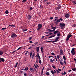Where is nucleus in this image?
Segmentation results:
<instances>
[{"mask_svg": "<svg viewBox=\"0 0 76 76\" xmlns=\"http://www.w3.org/2000/svg\"><path fill=\"white\" fill-rule=\"evenodd\" d=\"M39 47H37L36 48V51L37 52H39Z\"/></svg>", "mask_w": 76, "mask_h": 76, "instance_id": "nucleus-13", "label": "nucleus"}, {"mask_svg": "<svg viewBox=\"0 0 76 76\" xmlns=\"http://www.w3.org/2000/svg\"><path fill=\"white\" fill-rule=\"evenodd\" d=\"M75 48H73L71 50V53L72 55H75Z\"/></svg>", "mask_w": 76, "mask_h": 76, "instance_id": "nucleus-5", "label": "nucleus"}, {"mask_svg": "<svg viewBox=\"0 0 76 76\" xmlns=\"http://www.w3.org/2000/svg\"><path fill=\"white\" fill-rule=\"evenodd\" d=\"M16 37H18V35L16 34L13 33L11 35V38H15Z\"/></svg>", "mask_w": 76, "mask_h": 76, "instance_id": "nucleus-1", "label": "nucleus"}, {"mask_svg": "<svg viewBox=\"0 0 76 76\" xmlns=\"http://www.w3.org/2000/svg\"><path fill=\"white\" fill-rule=\"evenodd\" d=\"M57 35L58 37H59V36H60V33L58 34Z\"/></svg>", "mask_w": 76, "mask_h": 76, "instance_id": "nucleus-51", "label": "nucleus"}, {"mask_svg": "<svg viewBox=\"0 0 76 76\" xmlns=\"http://www.w3.org/2000/svg\"><path fill=\"white\" fill-rule=\"evenodd\" d=\"M32 37H30L28 38V40H31V39H32Z\"/></svg>", "mask_w": 76, "mask_h": 76, "instance_id": "nucleus-34", "label": "nucleus"}, {"mask_svg": "<svg viewBox=\"0 0 76 76\" xmlns=\"http://www.w3.org/2000/svg\"><path fill=\"white\" fill-rule=\"evenodd\" d=\"M27 0H23L22 1V3H25Z\"/></svg>", "mask_w": 76, "mask_h": 76, "instance_id": "nucleus-29", "label": "nucleus"}, {"mask_svg": "<svg viewBox=\"0 0 76 76\" xmlns=\"http://www.w3.org/2000/svg\"><path fill=\"white\" fill-rule=\"evenodd\" d=\"M39 63H40V64H41L42 62L41 61V60L40 59L39 60Z\"/></svg>", "mask_w": 76, "mask_h": 76, "instance_id": "nucleus-35", "label": "nucleus"}, {"mask_svg": "<svg viewBox=\"0 0 76 76\" xmlns=\"http://www.w3.org/2000/svg\"><path fill=\"white\" fill-rule=\"evenodd\" d=\"M56 72H57V74H58V73H60V72H59V71L57 70V69H56Z\"/></svg>", "mask_w": 76, "mask_h": 76, "instance_id": "nucleus-25", "label": "nucleus"}, {"mask_svg": "<svg viewBox=\"0 0 76 76\" xmlns=\"http://www.w3.org/2000/svg\"><path fill=\"white\" fill-rule=\"evenodd\" d=\"M24 70H26V71H27V70H28V68H26L24 69Z\"/></svg>", "mask_w": 76, "mask_h": 76, "instance_id": "nucleus-47", "label": "nucleus"}, {"mask_svg": "<svg viewBox=\"0 0 76 76\" xmlns=\"http://www.w3.org/2000/svg\"><path fill=\"white\" fill-rule=\"evenodd\" d=\"M72 69L73 71H76V68H72Z\"/></svg>", "mask_w": 76, "mask_h": 76, "instance_id": "nucleus-23", "label": "nucleus"}, {"mask_svg": "<svg viewBox=\"0 0 76 76\" xmlns=\"http://www.w3.org/2000/svg\"><path fill=\"white\" fill-rule=\"evenodd\" d=\"M27 30H28L27 29H23L22 31H23V32H25V31H26Z\"/></svg>", "mask_w": 76, "mask_h": 76, "instance_id": "nucleus-28", "label": "nucleus"}, {"mask_svg": "<svg viewBox=\"0 0 76 76\" xmlns=\"http://www.w3.org/2000/svg\"><path fill=\"white\" fill-rule=\"evenodd\" d=\"M40 7L41 9H43V6H42V4H41L40 5Z\"/></svg>", "mask_w": 76, "mask_h": 76, "instance_id": "nucleus-36", "label": "nucleus"}, {"mask_svg": "<svg viewBox=\"0 0 76 76\" xmlns=\"http://www.w3.org/2000/svg\"><path fill=\"white\" fill-rule=\"evenodd\" d=\"M57 57L58 59H59V58H60V56H58V55H57Z\"/></svg>", "mask_w": 76, "mask_h": 76, "instance_id": "nucleus-52", "label": "nucleus"}, {"mask_svg": "<svg viewBox=\"0 0 76 76\" xmlns=\"http://www.w3.org/2000/svg\"><path fill=\"white\" fill-rule=\"evenodd\" d=\"M57 41H58V40H56L54 41H52V42H57Z\"/></svg>", "mask_w": 76, "mask_h": 76, "instance_id": "nucleus-30", "label": "nucleus"}, {"mask_svg": "<svg viewBox=\"0 0 76 76\" xmlns=\"http://www.w3.org/2000/svg\"><path fill=\"white\" fill-rule=\"evenodd\" d=\"M58 39H59V37H57L55 39L56 40H58Z\"/></svg>", "mask_w": 76, "mask_h": 76, "instance_id": "nucleus-40", "label": "nucleus"}, {"mask_svg": "<svg viewBox=\"0 0 76 76\" xmlns=\"http://www.w3.org/2000/svg\"><path fill=\"white\" fill-rule=\"evenodd\" d=\"M69 38L68 37H67V38H66V41H69Z\"/></svg>", "mask_w": 76, "mask_h": 76, "instance_id": "nucleus-31", "label": "nucleus"}, {"mask_svg": "<svg viewBox=\"0 0 76 76\" xmlns=\"http://www.w3.org/2000/svg\"><path fill=\"white\" fill-rule=\"evenodd\" d=\"M9 11H8V10H7L5 11V13H6V14H8V13H9Z\"/></svg>", "mask_w": 76, "mask_h": 76, "instance_id": "nucleus-21", "label": "nucleus"}, {"mask_svg": "<svg viewBox=\"0 0 76 76\" xmlns=\"http://www.w3.org/2000/svg\"><path fill=\"white\" fill-rule=\"evenodd\" d=\"M4 54V52L2 50H0V56H2Z\"/></svg>", "mask_w": 76, "mask_h": 76, "instance_id": "nucleus-12", "label": "nucleus"}, {"mask_svg": "<svg viewBox=\"0 0 76 76\" xmlns=\"http://www.w3.org/2000/svg\"><path fill=\"white\" fill-rule=\"evenodd\" d=\"M32 9H33V8H32V7H31L29 10H32Z\"/></svg>", "mask_w": 76, "mask_h": 76, "instance_id": "nucleus-38", "label": "nucleus"}, {"mask_svg": "<svg viewBox=\"0 0 76 76\" xmlns=\"http://www.w3.org/2000/svg\"><path fill=\"white\" fill-rule=\"evenodd\" d=\"M72 36V34H68V36H67V37L70 38Z\"/></svg>", "mask_w": 76, "mask_h": 76, "instance_id": "nucleus-17", "label": "nucleus"}, {"mask_svg": "<svg viewBox=\"0 0 76 76\" xmlns=\"http://www.w3.org/2000/svg\"><path fill=\"white\" fill-rule=\"evenodd\" d=\"M65 24L64 23H60L59 25V26H60L61 28V29H63L64 27H65Z\"/></svg>", "mask_w": 76, "mask_h": 76, "instance_id": "nucleus-2", "label": "nucleus"}, {"mask_svg": "<svg viewBox=\"0 0 76 76\" xmlns=\"http://www.w3.org/2000/svg\"><path fill=\"white\" fill-rule=\"evenodd\" d=\"M5 60H4V59L3 58H0V63H3V62H4Z\"/></svg>", "mask_w": 76, "mask_h": 76, "instance_id": "nucleus-8", "label": "nucleus"}, {"mask_svg": "<svg viewBox=\"0 0 76 76\" xmlns=\"http://www.w3.org/2000/svg\"><path fill=\"white\" fill-rule=\"evenodd\" d=\"M6 28H2L1 29V30H4V29H6Z\"/></svg>", "mask_w": 76, "mask_h": 76, "instance_id": "nucleus-57", "label": "nucleus"}, {"mask_svg": "<svg viewBox=\"0 0 76 76\" xmlns=\"http://www.w3.org/2000/svg\"><path fill=\"white\" fill-rule=\"evenodd\" d=\"M32 47L31 46L29 47L28 48V50H30V49H32Z\"/></svg>", "mask_w": 76, "mask_h": 76, "instance_id": "nucleus-41", "label": "nucleus"}, {"mask_svg": "<svg viewBox=\"0 0 76 76\" xmlns=\"http://www.w3.org/2000/svg\"><path fill=\"white\" fill-rule=\"evenodd\" d=\"M60 21H61V22H62V21H63V18H60Z\"/></svg>", "mask_w": 76, "mask_h": 76, "instance_id": "nucleus-43", "label": "nucleus"}, {"mask_svg": "<svg viewBox=\"0 0 76 76\" xmlns=\"http://www.w3.org/2000/svg\"><path fill=\"white\" fill-rule=\"evenodd\" d=\"M52 67H53V69H56V66L54 65Z\"/></svg>", "mask_w": 76, "mask_h": 76, "instance_id": "nucleus-39", "label": "nucleus"}, {"mask_svg": "<svg viewBox=\"0 0 76 76\" xmlns=\"http://www.w3.org/2000/svg\"><path fill=\"white\" fill-rule=\"evenodd\" d=\"M53 42V41L51 40L50 41H48L46 42Z\"/></svg>", "mask_w": 76, "mask_h": 76, "instance_id": "nucleus-33", "label": "nucleus"}, {"mask_svg": "<svg viewBox=\"0 0 76 76\" xmlns=\"http://www.w3.org/2000/svg\"><path fill=\"white\" fill-rule=\"evenodd\" d=\"M53 19V17H51L50 18V19L51 20H52Z\"/></svg>", "mask_w": 76, "mask_h": 76, "instance_id": "nucleus-60", "label": "nucleus"}, {"mask_svg": "<svg viewBox=\"0 0 76 76\" xmlns=\"http://www.w3.org/2000/svg\"><path fill=\"white\" fill-rule=\"evenodd\" d=\"M54 73L55 74H56V72H57V71H56L55 70H54Z\"/></svg>", "mask_w": 76, "mask_h": 76, "instance_id": "nucleus-59", "label": "nucleus"}, {"mask_svg": "<svg viewBox=\"0 0 76 76\" xmlns=\"http://www.w3.org/2000/svg\"><path fill=\"white\" fill-rule=\"evenodd\" d=\"M34 67H35V68L37 69V70H38V68H37V66H36L35 64H34Z\"/></svg>", "mask_w": 76, "mask_h": 76, "instance_id": "nucleus-45", "label": "nucleus"}, {"mask_svg": "<svg viewBox=\"0 0 76 76\" xmlns=\"http://www.w3.org/2000/svg\"><path fill=\"white\" fill-rule=\"evenodd\" d=\"M30 71L31 73H34V70H30Z\"/></svg>", "mask_w": 76, "mask_h": 76, "instance_id": "nucleus-42", "label": "nucleus"}, {"mask_svg": "<svg viewBox=\"0 0 76 76\" xmlns=\"http://www.w3.org/2000/svg\"><path fill=\"white\" fill-rule=\"evenodd\" d=\"M59 32L58 31L56 30V31H55L54 32V34H56L57 33H58Z\"/></svg>", "mask_w": 76, "mask_h": 76, "instance_id": "nucleus-15", "label": "nucleus"}, {"mask_svg": "<svg viewBox=\"0 0 76 76\" xmlns=\"http://www.w3.org/2000/svg\"><path fill=\"white\" fill-rule=\"evenodd\" d=\"M38 42H36L34 43V44L35 45H37V44H38Z\"/></svg>", "mask_w": 76, "mask_h": 76, "instance_id": "nucleus-48", "label": "nucleus"}, {"mask_svg": "<svg viewBox=\"0 0 76 76\" xmlns=\"http://www.w3.org/2000/svg\"><path fill=\"white\" fill-rule=\"evenodd\" d=\"M57 19H55L53 20V22L55 23V22H56L57 21Z\"/></svg>", "mask_w": 76, "mask_h": 76, "instance_id": "nucleus-26", "label": "nucleus"}, {"mask_svg": "<svg viewBox=\"0 0 76 76\" xmlns=\"http://www.w3.org/2000/svg\"><path fill=\"white\" fill-rule=\"evenodd\" d=\"M65 17L66 18H69V16H70V15L69 13L65 14H64Z\"/></svg>", "mask_w": 76, "mask_h": 76, "instance_id": "nucleus-7", "label": "nucleus"}, {"mask_svg": "<svg viewBox=\"0 0 76 76\" xmlns=\"http://www.w3.org/2000/svg\"><path fill=\"white\" fill-rule=\"evenodd\" d=\"M32 48L35 47V45H32L31 46Z\"/></svg>", "mask_w": 76, "mask_h": 76, "instance_id": "nucleus-50", "label": "nucleus"}, {"mask_svg": "<svg viewBox=\"0 0 76 76\" xmlns=\"http://www.w3.org/2000/svg\"><path fill=\"white\" fill-rule=\"evenodd\" d=\"M56 29V27H53L52 28H51V29Z\"/></svg>", "mask_w": 76, "mask_h": 76, "instance_id": "nucleus-37", "label": "nucleus"}, {"mask_svg": "<svg viewBox=\"0 0 76 76\" xmlns=\"http://www.w3.org/2000/svg\"><path fill=\"white\" fill-rule=\"evenodd\" d=\"M18 62H17L16 63V65L15 66V67H17V66H18Z\"/></svg>", "mask_w": 76, "mask_h": 76, "instance_id": "nucleus-32", "label": "nucleus"}, {"mask_svg": "<svg viewBox=\"0 0 76 76\" xmlns=\"http://www.w3.org/2000/svg\"><path fill=\"white\" fill-rule=\"evenodd\" d=\"M28 53V51L26 52V53H25L26 55V54H27Z\"/></svg>", "mask_w": 76, "mask_h": 76, "instance_id": "nucleus-61", "label": "nucleus"}, {"mask_svg": "<svg viewBox=\"0 0 76 76\" xmlns=\"http://www.w3.org/2000/svg\"><path fill=\"white\" fill-rule=\"evenodd\" d=\"M60 63L61 65H63L64 64V62H63L60 61Z\"/></svg>", "mask_w": 76, "mask_h": 76, "instance_id": "nucleus-19", "label": "nucleus"}, {"mask_svg": "<svg viewBox=\"0 0 76 76\" xmlns=\"http://www.w3.org/2000/svg\"><path fill=\"white\" fill-rule=\"evenodd\" d=\"M48 30L49 31V32H52V30H50V29H48Z\"/></svg>", "mask_w": 76, "mask_h": 76, "instance_id": "nucleus-56", "label": "nucleus"}, {"mask_svg": "<svg viewBox=\"0 0 76 76\" xmlns=\"http://www.w3.org/2000/svg\"><path fill=\"white\" fill-rule=\"evenodd\" d=\"M36 56H37V57H39V58L40 59L39 60L41 59V57L39 56V53H37V55H36Z\"/></svg>", "mask_w": 76, "mask_h": 76, "instance_id": "nucleus-14", "label": "nucleus"}, {"mask_svg": "<svg viewBox=\"0 0 76 76\" xmlns=\"http://www.w3.org/2000/svg\"><path fill=\"white\" fill-rule=\"evenodd\" d=\"M29 43H30V44H32V43H33V42L32 41H29Z\"/></svg>", "mask_w": 76, "mask_h": 76, "instance_id": "nucleus-55", "label": "nucleus"}, {"mask_svg": "<svg viewBox=\"0 0 76 76\" xmlns=\"http://www.w3.org/2000/svg\"><path fill=\"white\" fill-rule=\"evenodd\" d=\"M24 75L25 76H26L27 75H26V73H24Z\"/></svg>", "mask_w": 76, "mask_h": 76, "instance_id": "nucleus-63", "label": "nucleus"}, {"mask_svg": "<svg viewBox=\"0 0 76 76\" xmlns=\"http://www.w3.org/2000/svg\"><path fill=\"white\" fill-rule=\"evenodd\" d=\"M76 26V25H75V24H74L73 25H72V27H73V28H74V27H75Z\"/></svg>", "mask_w": 76, "mask_h": 76, "instance_id": "nucleus-46", "label": "nucleus"}, {"mask_svg": "<svg viewBox=\"0 0 76 76\" xmlns=\"http://www.w3.org/2000/svg\"><path fill=\"white\" fill-rule=\"evenodd\" d=\"M50 62H53V61H54V59H50Z\"/></svg>", "mask_w": 76, "mask_h": 76, "instance_id": "nucleus-16", "label": "nucleus"}, {"mask_svg": "<svg viewBox=\"0 0 76 76\" xmlns=\"http://www.w3.org/2000/svg\"><path fill=\"white\" fill-rule=\"evenodd\" d=\"M60 55H63L64 56H65L63 53V51L62 49L60 50Z\"/></svg>", "mask_w": 76, "mask_h": 76, "instance_id": "nucleus-10", "label": "nucleus"}, {"mask_svg": "<svg viewBox=\"0 0 76 76\" xmlns=\"http://www.w3.org/2000/svg\"><path fill=\"white\" fill-rule=\"evenodd\" d=\"M50 72L51 73H52V75H54V71H53V70H52L50 71Z\"/></svg>", "mask_w": 76, "mask_h": 76, "instance_id": "nucleus-18", "label": "nucleus"}, {"mask_svg": "<svg viewBox=\"0 0 76 76\" xmlns=\"http://www.w3.org/2000/svg\"><path fill=\"white\" fill-rule=\"evenodd\" d=\"M46 75H47V76H50V73L48 72H46L45 73Z\"/></svg>", "mask_w": 76, "mask_h": 76, "instance_id": "nucleus-22", "label": "nucleus"}, {"mask_svg": "<svg viewBox=\"0 0 76 76\" xmlns=\"http://www.w3.org/2000/svg\"><path fill=\"white\" fill-rule=\"evenodd\" d=\"M55 58L56 59V61H58V60H57V56H55Z\"/></svg>", "mask_w": 76, "mask_h": 76, "instance_id": "nucleus-44", "label": "nucleus"}, {"mask_svg": "<svg viewBox=\"0 0 76 76\" xmlns=\"http://www.w3.org/2000/svg\"><path fill=\"white\" fill-rule=\"evenodd\" d=\"M38 28L37 29V31H39L40 29H41V28L42 27V25L41 24H38V26H37Z\"/></svg>", "mask_w": 76, "mask_h": 76, "instance_id": "nucleus-3", "label": "nucleus"}, {"mask_svg": "<svg viewBox=\"0 0 76 76\" xmlns=\"http://www.w3.org/2000/svg\"><path fill=\"white\" fill-rule=\"evenodd\" d=\"M66 72H64V75H66Z\"/></svg>", "mask_w": 76, "mask_h": 76, "instance_id": "nucleus-64", "label": "nucleus"}, {"mask_svg": "<svg viewBox=\"0 0 76 76\" xmlns=\"http://www.w3.org/2000/svg\"><path fill=\"white\" fill-rule=\"evenodd\" d=\"M57 10H58L59 9H61V6L58 5V7L56 8Z\"/></svg>", "mask_w": 76, "mask_h": 76, "instance_id": "nucleus-11", "label": "nucleus"}, {"mask_svg": "<svg viewBox=\"0 0 76 76\" xmlns=\"http://www.w3.org/2000/svg\"><path fill=\"white\" fill-rule=\"evenodd\" d=\"M30 57H31V59H33L34 57H35V53H33L32 54V53L31 52L30 53Z\"/></svg>", "mask_w": 76, "mask_h": 76, "instance_id": "nucleus-4", "label": "nucleus"}, {"mask_svg": "<svg viewBox=\"0 0 76 76\" xmlns=\"http://www.w3.org/2000/svg\"><path fill=\"white\" fill-rule=\"evenodd\" d=\"M49 58H51V57H53V56H49L48 57Z\"/></svg>", "mask_w": 76, "mask_h": 76, "instance_id": "nucleus-58", "label": "nucleus"}, {"mask_svg": "<svg viewBox=\"0 0 76 76\" xmlns=\"http://www.w3.org/2000/svg\"><path fill=\"white\" fill-rule=\"evenodd\" d=\"M41 51L42 53H43V48L41 47L40 48Z\"/></svg>", "mask_w": 76, "mask_h": 76, "instance_id": "nucleus-20", "label": "nucleus"}, {"mask_svg": "<svg viewBox=\"0 0 76 76\" xmlns=\"http://www.w3.org/2000/svg\"><path fill=\"white\" fill-rule=\"evenodd\" d=\"M51 55H52V56H54L55 54L54 53H51Z\"/></svg>", "mask_w": 76, "mask_h": 76, "instance_id": "nucleus-53", "label": "nucleus"}, {"mask_svg": "<svg viewBox=\"0 0 76 76\" xmlns=\"http://www.w3.org/2000/svg\"><path fill=\"white\" fill-rule=\"evenodd\" d=\"M55 37V35L54 36H51L50 37H49V38H53V37Z\"/></svg>", "mask_w": 76, "mask_h": 76, "instance_id": "nucleus-24", "label": "nucleus"}, {"mask_svg": "<svg viewBox=\"0 0 76 76\" xmlns=\"http://www.w3.org/2000/svg\"><path fill=\"white\" fill-rule=\"evenodd\" d=\"M48 0H44V2H46V1H47Z\"/></svg>", "mask_w": 76, "mask_h": 76, "instance_id": "nucleus-62", "label": "nucleus"}, {"mask_svg": "<svg viewBox=\"0 0 76 76\" xmlns=\"http://www.w3.org/2000/svg\"><path fill=\"white\" fill-rule=\"evenodd\" d=\"M21 48H22V47H19L17 50H20V49Z\"/></svg>", "mask_w": 76, "mask_h": 76, "instance_id": "nucleus-49", "label": "nucleus"}, {"mask_svg": "<svg viewBox=\"0 0 76 76\" xmlns=\"http://www.w3.org/2000/svg\"><path fill=\"white\" fill-rule=\"evenodd\" d=\"M34 70V69H33L32 68H30V70Z\"/></svg>", "mask_w": 76, "mask_h": 76, "instance_id": "nucleus-54", "label": "nucleus"}, {"mask_svg": "<svg viewBox=\"0 0 76 76\" xmlns=\"http://www.w3.org/2000/svg\"><path fill=\"white\" fill-rule=\"evenodd\" d=\"M63 58L64 60V61H65V60H66V57H65V56H63Z\"/></svg>", "mask_w": 76, "mask_h": 76, "instance_id": "nucleus-27", "label": "nucleus"}, {"mask_svg": "<svg viewBox=\"0 0 76 76\" xmlns=\"http://www.w3.org/2000/svg\"><path fill=\"white\" fill-rule=\"evenodd\" d=\"M32 16L31 14H29L26 17V18L27 19H31L32 18Z\"/></svg>", "mask_w": 76, "mask_h": 76, "instance_id": "nucleus-6", "label": "nucleus"}, {"mask_svg": "<svg viewBox=\"0 0 76 76\" xmlns=\"http://www.w3.org/2000/svg\"><path fill=\"white\" fill-rule=\"evenodd\" d=\"M60 22V19H58L56 21V22H55V23L56 25H57V24H58V23H59V22Z\"/></svg>", "mask_w": 76, "mask_h": 76, "instance_id": "nucleus-9", "label": "nucleus"}]
</instances>
